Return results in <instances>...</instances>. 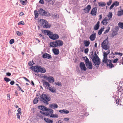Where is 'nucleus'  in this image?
Returning a JSON list of instances; mask_svg holds the SVG:
<instances>
[{
    "label": "nucleus",
    "mask_w": 123,
    "mask_h": 123,
    "mask_svg": "<svg viewBox=\"0 0 123 123\" xmlns=\"http://www.w3.org/2000/svg\"><path fill=\"white\" fill-rule=\"evenodd\" d=\"M94 56L93 54L92 53L90 57L92 59V61L95 65L97 67V65H99L100 63V59L96 52L94 53Z\"/></svg>",
    "instance_id": "obj_1"
},
{
    "label": "nucleus",
    "mask_w": 123,
    "mask_h": 123,
    "mask_svg": "<svg viewBox=\"0 0 123 123\" xmlns=\"http://www.w3.org/2000/svg\"><path fill=\"white\" fill-rule=\"evenodd\" d=\"M40 100L46 105L48 104V102L50 100L49 97L46 94H42L40 96Z\"/></svg>",
    "instance_id": "obj_2"
},
{
    "label": "nucleus",
    "mask_w": 123,
    "mask_h": 123,
    "mask_svg": "<svg viewBox=\"0 0 123 123\" xmlns=\"http://www.w3.org/2000/svg\"><path fill=\"white\" fill-rule=\"evenodd\" d=\"M63 44V43L62 41L57 40L55 42H51L50 43V46L51 47L55 48L58 46H62Z\"/></svg>",
    "instance_id": "obj_3"
},
{
    "label": "nucleus",
    "mask_w": 123,
    "mask_h": 123,
    "mask_svg": "<svg viewBox=\"0 0 123 123\" xmlns=\"http://www.w3.org/2000/svg\"><path fill=\"white\" fill-rule=\"evenodd\" d=\"M112 14L111 12H109L107 17H105L103 19L101 23L105 25H106L108 24L109 21L112 18Z\"/></svg>",
    "instance_id": "obj_4"
},
{
    "label": "nucleus",
    "mask_w": 123,
    "mask_h": 123,
    "mask_svg": "<svg viewBox=\"0 0 123 123\" xmlns=\"http://www.w3.org/2000/svg\"><path fill=\"white\" fill-rule=\"evenodd\" d=\"M110 53V51L108 50L106 52H105L104 53V57L103 59L102 60V62L105 63H111V61L110 60H108L107 59V55Z\"/></svg>",
    "instance_id": "obj_5"
},
{
    "label": "nucleus",
    "mask_w": 123,
    "mask_h": 123,
    "mask_svg": "<svg viewBox=\"0 0 123 123\" xmlns=\"http://www.w3.org/2000/svg\"><path fill=\"white\" fill-rule=\"evenodd\" d=\"M40 21L42 26L44 28H48L50 27V24H49L46 21L41 19H40Z\"/></svg>",
    "instance_id": "obj_6"
},
{
    "label": "nucleus",
    "mask_w": 123,
    "mask_h": 123,
    "mask_svg": "<svg viewBox=\"0 0 123 123\" xmlns=\"http://www.w3.org/2000/svg\"><path fill=\"white\" fill-rule=\"evenodd\" d=\"M109 42L107 39H106L102 42L101 44V47L105 50L108 49L110 48L109 45Z\"/></svg>",
    "instance_id": "obj_7"
},
{
    "label": "nucleus",
    "mask_w": 123,
    "mask_h": 123,
    "mask_svg": "<svg viewBox=\"0 0 123 123\" xmlns=\"http://www.w3.org/2000/svg\"><path fill=\"white\" fill-rule=\"evenodd\" d=\"M39 12L41 15H44L47 16H50V13L48 12H46L42 9H40L39 11Z\"/></svg>",
    "instance_id": "obj_8"
},
{
    "label": "nucleus",
    "mask_w": 123,
    "mask_h": 123,
    "mask_svg": "<svg viewBox=\"0 0 123 123\" xmlns=\"http://www.w3.org/2000/svg\"><path fill=\"white\" fill-rule=\"evenodd\" d=\"M49 37L51 39L54 40L57 39L59 38V36L57 34H53L51 32L49 36Z\"/></svg>",
    "instance_id": "obj_9"
},
{
    "label": "nucleus",
    "mask_w": 123,
    "mask_h": 123,
    "mask_svg": "<svg viewBox=\"0 0 123 123\" xmlns=\"http://www.w3.org/2000/svg\"><path fill=\"white\" fill-rule=\"evenodd\" d=\"M97 8L96 7L93 8L92 9L90 14L92 16L96 15L97 13Z\"/></svg>",
    "instance_id": "obj_10"
},
{
    "label": "nucleus",
    "mask_w": 123,
    "mask_h": 123,
    "mask_svg": "<svg viewBox=\"0 0 123 123\" xmlns=\"http://www.w3.org/2000/svg\"><path fill=\"white\" fill-rule=\"evenodd\" d=\"M39 66L37 65L36 66H32L30 68L33 71L35 72H38L39 71Z\"/></svg>",
    "instance_id": "obj_11"
},
{
    "label": "nucleus",
    "mask_w": 123,
    "mask_h": 123,
    "mask_svg": "<svg viewBox=\"0 0 123 123\" xmlns=\"http://www.w3.org/2000/svg\"><path fill=\"white\" fill-rule=\"evenodd\" d=\"M91 8V7L90 5H88L86 7L83 9L84 12L86 13H88Z\"/></svg>",
    "instance_id": "obj_12"
},
{
    "label": "nucleus",
    "mask_w": 123,
    "mask_h": 123,
    "mask_svg": "<svg viewBox=\"0 0 123 123\" xmlns=\"http://www.w3.org/2000/svg\"><path fill=\"white\" fill-rule=\"evenodd\" d=\"M80 67L82 70L86 71V69L85 65L83 62H81L80 63Z\"/></svg>",
    "instance_id": "obj_13"
},
{
    "label": "nucleus",
    "mask_w": 123,
    "mask_h": 123,
    "mask_svg": "<svg viewBox=\"0 0 123 123\" xmlns=\"http://www.w3.org/2000/svg\"><path fill=\"white\" fill-rule=\"evenodd\" d=\"M46 112L45 114V115L46 116H49L53 114V111L51 109H49L46 111Z\"/></svg>",
    "instance_id": "obj_14"
},
{
    "label": "nucleus",
    "mask_w": 123,
    "mask_h": 123,
    "mask_svg": "<svg viewBox=\"0 0 123 123\" xmlns=\"http://www.w3.org/2000/svg\"><path fill=\"white\" fill-rule=\"evenodd\" d=\"M43 57L44 58L48 59H50L52 57L50 55L47 53L44 54L43 55Z\"/></svg>",
    "instance_id": "obj_15"
},
{
    "label": "nucleus",
    "mask_w": 123,
    "mask_h": 123,
    "mask_svg": "<svg viewBox=\"0 0 123 123\" xmlns=\"http://www.w3.org/2000/svg\"><path fill=\"white\" fill-rule=\"evenodd\" d=\"M38 107L39 109L42 110L43 111H46L48 110L47 108L43 106H39Z\"/></svg>",
    "instance_id": "obj_16"
},
{
    "label": "nucleus",
    "mask_w": 123,
    "mask_h": 123,
    "mask_svg": "<svg viewBox=\"0 0 123 123\" xmlns=\"http://www.w3.org/2000/svg\"><path fill=\"white\" fill-rule=\"evenodd\" d=\"M52 51L55 55H58L59 53V51L58 49L54 48L52 49Z\"/></svg>",
    "instance_id": "obj_17"
},
{
    "label": "nucleus",
    "mask_w": 123,
    "mask_h": 123,
    "mask_svg": "<svg viewBox=\"0 0 123 123\" xmlns=\"http://www.w3.org/2000/svg\"><path fill=\"white\" fill-rule=\"evenodd\" d=\"M96 34L95 33L92 34L89 37V38L91 41H93L95 40L96 38Z\"/></svg>",
    "instance_id": "obj_18"
},
{
    "label": "nucleus",
    "mask_w": 123,
    "mask_h": 123,
    "mask_svg": "<svg viewBox=\"0 0 123 123\" xmlns=\"http://www.w3.org/2000/svg\"><path fill=\"white\" fill-rule=\"evenodd\" d=\"M47 80L50 83H53L54 82V79L52 76L48 77Z\"/></svg>",
    "instance_id": "obj_19"
},
{
    "label": "nucleus",
    "mask_w": 123,
    "mask_h": 123,
    "mask_svg": "<svg viewBox=\"0 0 123 123\" xmlns=\"http://www.w3.org/2000/svg\"><path fill=\"white\" fill-rule=\"evenodd\" d=\"M42 32L44 33L45 35H47L49 36L50 35L51 32L47 30H42Z\"/></svg>",
    "instance_id": "obj_20"
},
{
    "label": "nucleus",
    "mask_w": 123,
    "mask_h": 123,
    "mask_svg": "<svg viewBox=\"0 0 123 123\" xmlns=\"http://www.w3.org/2000/svg\"><path fill=\"white\" fill-rule=\"evenodd\" d=\"M99 21H98L97 22V24L94 27V29L95 30H96L98 29L99 27Z\"/></svg>",
    "instance_id": "obj_21"
},
{
    "label": "nucleus",
    "mask_w": 123,
    "mask_h": 123,
    "mask_svg": "<svg viewBox=\"0 0 123 123\" xmlns=\"http://www.w3.org/2000/svg\"><path fill=\"white\" fill-rule=\"evenodd\" d=\"M86 65L87 67L88 68L90 69H91L92 68V64L91 62H90L89 63L86 64Z\"/></svg>",
    "instance_id": "obj_22"
},
{
    "label": "nucleus",
    "mask_w": 123,
    "mask_h": 123,
    "mask_svg": "<svg viewBox=\"0 0 123 123\" xmlns=\"http://www.w3.org/2000/svg\"><path fill=\"white\" fill-rule=\"evenodd\" d=\"M49 107L53 109L56 108L58 107V105L57 104H53L49 105Z\"/></svg>",
    "instance_id": "obj_23"
},
{
    "label": "nucleus",
    "mask_w": 123,
    "mask_h": 123,
    "mask_svg": "<svg viewBox=\"0 0 123 123\" xmlns=\"http://www.w3.org/2000/svg\"><path fill=\"white\" fill-rule=\"evenodd\" d=\"M39 72H40L43 73H44L46 72V70L45 68H44L41 67L40 66H39Z\"/></svg>",
    "instance_id": "obj_24"
},
{
    "label": "nucleus",
    "mask_w": 123,
    "mask_h": 123,
    "mask_svg": "<svg viewBox=\"0 0 123 123\" xmlns=\"http://www.w3.org/2000/svg\"><path fill=\"white\" fill-rule=\"evenodd\" d=\"M43 84L44 86H46L48 89H49L50 86V84L49 82L47 81H44L43 82Z\"/></svg>",
    "instance_id": "obj_25"
},
{
    "label": "nucleus",
    "mask_w": 123,
    "mask_h": 123,
    "mask_svg": "<svg viewBox=\"0 0 123 123\" xmlns=\"http://www.w3.org/2000/svg\"><path fill=\"white\" fill-rule=\"evenodd\" d=\"M59 112L62 113L68 114L69 113L68 111L66 110H60Z\"/></svg>",
    "instance_id": "obj_26"
},
{
    "label": "nucleus",
    "mask_w": 123,
    "mask_h": 123,
    "mask_svg": "<svg viewBox=\"0 0 123 123\" xmlns=\"http://www.w3.org/2000/svg\"><path fill=\"white\" fill-rule=\"evenodd\" d=\"M49 91L52 92H55L56 89L54 87L51 88L50 87L49 88Z\"/></svg>",
    "instance_id": "obj_27"
},
{
    "label": "nucleus",
    "mask_w": 123,
    "mask_h": 123,
    "mask_svg": "<svg viewBox=\"0 0 123 123\" xmlns=\"http://www.w3.org/2000/svg\"><path fill=\"white\" fill-rule=\"evenodd\" d=\"M98 4L99 6H105L106 5V3L105 2H99Z\"/></svg>",
    "instance_id": "obj_28"
},
{
    "label": "nucleus",
    "mask_w": 123,
    "mask_h": 123,
    "mask_svg": "<svg viewBox=\"0 0 123 123\" xmlns=\"http://www.w3.org/2000/svg\"><path fill=\"white\" fill-rule=\"evenodd\" d=\"M84 44L86 47L89 46L90 44L89 41L85 40L84 41Z\"/></svg>",
    "instance_id": "obj_29"
},
{
    "label": "nucleus",
    "mask_w": 123,
    "mask_h": 123,
    "mask_svg": "<svg viewBox=\"0 0 123 123\" xmlns=\"http://www.w3.org/2000/svg\"><path fill=\"white\" fill-rule=\"evenodd\" d=\"M116 103L117 104V105H121V100L118 98L116 100Z\"/></svg>",
    "instance_id": "obj_30"
},
{
    "label": "nucleus",
    "mask_w": 123,
    "mask_h": 123,
    "mask_svg": "<svg viewBox=\"0 0 123 123\" xmlns=\"http://www.w3.org/2000/svg\"><path fill=\"white\" fill-rule=\"evenodd\" d=\"M34 14L35 15V18H37L39 14L37 11L35 10L34 11Z\"/></svg>",
    "instance_id": "obj_31"
},
{
    "label": "nucleus",
    "mask_w": 123,
    "mask_h": 123,
    "mask_svg": "<svg viewBox=\"0 0 123 123\" xmlns=\"http://www.w3.org/2000/svg\"><path fill=\"white\" fill-rule=\"evenodd\" d=\"M104 28H105L104 27H103V28H101L100 29V30L98 31V34L99 35H100L101 34L102 32L103 31Z\"/></svg>",
    "instance_id": "obj_32"
},
{
    "label": "nucleus",
    "mask_w": 123,
    "mask_h": 123,
    "mask_svg": "<svg viewBox=\"0 0 123 123\" xmlns=\"http://www.w3.org/2000/svg\"><path fill=\"white\" fill-rule=\"evenodd\" d=\"M38 98L37 97H36L33 101V103L34 104H37L38 102Z\"/></svg>",
    "instance_id": "obj_33"
},
{
    "label": "nucleus",
    "mask_w": 123,
    "mask_h": 123,
    "mask_svg": "<svg viewBox=\"0 0 123 123\" xmlns=\"http://www.w3.org/2000/svg\"><path fill=\"white\" fill-rule=\"evenodd\" d=\"M118 25L120 28L123 29V23L119 22L118 23Z\"/></svg>",
    "instance_id": "obj_34"
},
{
    "label": "nucleus",
    "mask_w": 123,
    "mask_h": 123,
    "mask_svg": "<svg viewBox=\"0 0 123 123\" xmlns=\"http://www.w3.org/2000/svg\"><path fill=\"white\" fill-rule=\"evenodd\" d=\"M50 117H52L58 118V116L57 114H52V115L50 116Z\"/></svg>",
    "instance_id": "obj_35"
},
{
    "label": "nucleus",
    "mask_w": 123,
    "mask_h": 123,
    "mask_svg": "<svg viewBox=\"0 0 123 123\" xmlns=\"http://www.w3.org/2000/svg\"><path fill=\"white\" fill-rule=\"evenodd\" d=\"M20 3L23 5H26V4L27 3V2L26 0L24 1L23 0H20Z\"/></svg>",
    "instance_id": "obj_36"
},
{
    "label": "nucleus",
    "mask_w": 123,
    "mask_h": 123,
    "mask_svg": "<svg viewBox=\"0 0 123 123\" xmlns=\"http://www.w3.org/2000/svg\"><path fill=\"white\" fill-rule=\"evenodd\" d=\"M123 14V10L122 11H118V12L117 15L119 16H120Z\"/></svg>",
    "instance_id": "obj_37"
},
{
    "label": "nucleus",
    "mask_w": 123,
    "mask_h": 123,
    "mask_svg": "<svg viewBox=\"0 0 123 123\" xmlns=\"http://www.w3.org/2000/svg\"><path fill=\"white\" fill-rule=\"evenodd\" d=\"M53 17L55 18H57L59 17V16L58 14L56 13L54 14L53 15Z\"/></svg>",
    "instance_id": "obj_38"
},
{
    "label": "nucleus",
    "mask_w": 123,
    "mask_h": 123,
    "mask_svg": "<svg viewBox=\"0 0 123 123\" xmlns=\"http://www.w3.org/2000/svg\"><path fill=\"white\" fill-rule=\"evenodd\" d=\"M107 65V66H109V67L110 68H111L112 67H114L113 64L111 63H107L106 64Z\"/></svg>",
    "instance_id": "obj_39"
},
{
    "label": "nucleus",
    "mask_w": 123,
    "mask_h": 123,
    "mask_svg": "<svg viewBox=\"0 0 123 123\" xmlns=\"http://www.w3.org/2000/svg\"><path fill=\"white\" fill-rule=\"evenodd\" d=\"M4 80L6 81V82H8L9 81H11V79L7 77H5L4 78Z\"/></svg>",
    "instance_id": "obj_40"
},
{
    "label": "nucleus",
    "mask_w": 123,
    "mask_h": 123,
    "mask_svg": "<svg viewBox=\"0 0 123 123\" xmlns=\"http://www.w3.org/2000/svg\"><path fill=\"white\" fill-rule=\"evenodd\" d=\"M55 84L56 85H57L58 86H61L62 85L61 82H59L58 81L57 82H55Z\"/></svg>",
    "instance_id": "obj_41"
},
{
    "label": "nucleus",
    "mask_w": 123,
    "mask_h": 123,
    "mask_svg": "<svg viewBox=\"0 0 123 123\" xmlns=\"http://www.w3.org/2000/svg\"><path fill=\"white\" fill-rule=\"evenodd\" d=\"M34 64V62L32 61L29 62L28 63V65L30 66H32Z\"/></svg>",
    "instance_id": "obj_42"
},
{
    "label": "nucleus",
    "mask_w": 123,
    "mask_h": 123,
    "mask_svg": "<svg viewBox=\"0 0 123 123\" xmlns=\"http://www.w3.org/2000/svg\"><path fill=\"white\" fill-rule=\"evenodd\" d=\"M16 33L17 34V35L18 36H21L22 35V33L18 31H16Z\"/></svg>",
    "instance_id": "obj_43"
},
{
    "label": "nucleus",
    "mask_w": 123,
    "mask_h": 123,
    "mask_svg": "<svg viewBox=\"0 0 123 123\" xmlns=\"http://www.w3.org/2000/svg\"><path fill=\"white\" fill-rule=\"evenodd\" d=\"M108 29L107 30H106L104 32V34H106L109 31L110 29V27H108Z\"/></svg>",
    "instance_id": "obj_44"
},
{
    "label": "nucleus",
    "mask_w": 123,
    "mask_h": 123,
    "mask_svg": "<svg viewBox=\"0 0 123 123\" xmlns=\"http://www.w3.org/2000/svg\"><path fill=\"white\" fill-rule=\"evenodd\" d=\"M113 3L114 4V5H115L116 6H117L119 5V2L117 1L114 2Z\"/></svg>",
    "instance_id": "obj_45"
},
{
    "label": "nucleus",
    "mask_w": 123,
    "mask_h": 123,
    "mask_svg": "<svg viewBox=\"0 0 123 123\" xmlns=\"http://www.w3.org/2000/svg\"><path fill=\"white\" fill-rule=\"evenodd\" d=\"M85 60L86 62V64H87L90 62L89 61V59L86 57V59Z\"/></svg>",
    "instance_id": "obj_46"
},
{
    "label": "nucleus",
    "mask_w": 123,
    "mask_h": 123,
    "mask_svg": "<svg viewBox=\"0 0 123 123\" xmlns=\"http://www.w3.org/2000/svg\"><path fill=\"white\" fill-rule=\"evenodd\" d=\"M115 54L116 55H118L121 56H122L123 55V54L122 53H118V52H115Z\"/></svg>",
    "instance_id": "obj_47"
},
{
    "label": "nucleus",
    "mask_w": 123,
    "mask_h": 123,
    "mask_svg": "<svg viewBox=\"0 0 123 123\" xmlns=\"http://www.w3.org/2000/svg\"><path fill=\"white\" fill-rule=\"evenodd\" d=\"M112 2V0H109V2H107V5L108 6H110Z\"/></svg>",
    "instance_id": "obj_48"
},
{
    "label": "nucleus",
    "mask_w": 123,
    "mask_h": 123,
    "mask_svg": "<svg viewBox=\"0 0 123 123\" xmlns=\"http://www.w3.org/2000/svg\"><path fill=\"white\" fill-rule=\"evenodd\" d=\"M47 122L48 123H52L53 122V120H51L50 119H49V120H47Z\"/></svg>",
    "instance_id": "obj_49"
},
{
    "label": "nucleus",
    "mask_w": 123,
    "mask_h": 123,
    "mask_svg": "<svg viewBox=\"0 0 123 123\" xmlns=\"http://www.w3.org/2000/svg\"><path fill=\"white\" fill-rule=\"evenodd\" d=\"M18 25H24L25 24V23L23 21H21L20 22H19V23H18Z\"/></svg>",
    "instance_id": "obj_50"
},
{
    "label": "nucleus",
    "mask_w": 123,
    "mask_h": 123,
    "mask_svg": "<svg viewBox=\"0 0 123 123\" xmlns=\"http://www.w3.org/2000/svg\"><path fill=\"white\" fill-rule=\"evenodd\" d=\"M14 42V40L13 39H12L10 41L9 43L10 44H12Z\"/></svg>",
    "instance_id": "obj_51"
},
{
    "label": "nucleus",
    "mask_w": 123,
    "mask_h": 123,
    "mask_svg": "<svg viewBox=\"0 0 123 123\" xmlns=\"http://www.w3.org/2000/svg\"><path fill=\"white\" fill-rule=\"evenodd\" d=\"M18 112L19 113L20 115H21L22 114L21 109L20 108H19L18 110Z\"/></svg>",
    "instance_id": "obj_52"
},
{
    "label": "nucleus",
    "mask_w": 123,
    "mask_h": 123,
    "mask_svg": "<svg viewBox=\"0 0 123 123\" xmlns=\"http://www.w3.org/2000/svg\"><path fill=\"white\" fill-rule=\"evenodd\" d=\"M88 51V48L84 50V52L86 54H87Z\"/></svg>",
    "instance_id": "obj_53"
},
{
    "label": "nucleus",
    "mask_w": 123,
    "mask_h": 123,
    "mask_svg": "<svg viewBox=\"0 0 123 123\" xmlns=\"http://www.w3.org/2000/svg\"><path fill=\"white\" fill-rule=\"evenodd\" d=\"M39 3L43 4H44V2L43 0H40L39 1Z\"/></svg>",
    "instance_id": "obj_54"
},
{
    "label": "nucleus",
    "mask_w": 123,
    "mask_h": 123,
    "mask_svg": "<svg viewBox=\"0 0 123 123\" xmlns=\"http://www.w3.org/2000/svg\"><path fill=\"white\" fill-rule=\"evenodd\" d=\"M118 60V58H116L113 60V62L114 63H116L117 62Z\"/></svg>",
    "instance_id": "obj_55"
},
{
    "label": "nucleus",
    "mask_w": 123,
    "mask_h": 123,
    "mask_svg": "<svg viewBox=\"0 0 123 123\" xmlns=\"http://www.w3.org/2000/svg\"><path fill=\"white\" fill-rule=\"evenodd\" d=\"M115 5H114V4L113 3L112 4L111 6L110 7V10L112 9L113 8V7Z\"/></svg>",
    "instance_id": "obj_56"
},
{
    "label": "nucleus",
    "mask_w": 123,
    "mask_h": 123,
    "mask_svg": "<svg viewBox=\"0 0 123 123\" xmlns=\"http://www.w3.org/2000/svg\"><path fill=\"white\" fill-rule=\"evenodd\" d=\"M69 120V118L68 117H66L64 118V120L66 121H68Z\"/></svg>",
    "instance_id": "obj_57"
},
{
    "label": "nucleus",
    "mask_w": 123,
    "mask_h": 123,
    "mask_svg": "<svg viewBox=\"0 0 123 123\" xmlns=\"http://www.w3.org/2000/svg\"><path fill=\"white\" fill-rule=\"evenodd\" d=\"M15 83V82L14 81L12 80L10 82V84L12 85H13Z\"/></svg>",
    "instance_id": "obj_58"
},
{
    "label": "nucleus",
    "mask_w": 123,
    "mask_h": 123,
    "mask_svg": "<svg viewBox=\"0 0 123 123\" xmlns=\"http://www.w3.org/2000/svg\"><path fill=\"white\" fill-rule=\"evenodd\" d=\"M23 78L24 79H25L26 81L28 82H30V81H29V80L28 79H27V78H26L25 77H23Z\"/></svg>",
    "instance_id": "obj_59"
},
{
    "label": "nucleus",
    "mask_w": 123,
    "mask_h": 123,
    "mask_svg": "<svg viewBox=\"0 0 123 123\" xmlns=\"http://www.w3.org/2000/svg\"><path fill=\"white\" fill-rule=\"evenodd\" d=\"M116 35L117 34L116 33H115V32H114L112 33L111 37H114V36Z\"/></svg>",
    "instance_id": "obj_60"
},
{
    "label": "nucleus",
    "mask_w": 123,
    "mask_h": 123,
    "mask_svg": "<svg viewBox=\"0 0 123 123\" xmlns=\"http://www.w3.org/2000/svg\"><path fill=\"white\" fill-rule=\"evenodd\" d=\"M19 113H17V116L18 118L19 119L20 118V117Z\"/></svg>",
    "instance_id": "obj_61"
},
{
    "label": "nucleus",
    "mask_w": 123,
    "mask_h": 123,
    "mask_svg": "<svg viewBox=\"0 0 123 123\" xmlns=\"http://www.w3.org/2000/svg\"><path fill=\"white\" fill-rule=\"evenodd\" d=\"M10 94H7V98H8V100H10Z\"/></svg>",
    "instance_id": "obj_62"
},
{
    "label": "nucleus",
    "mask_w": 123,
    "mask_h": 123,
    "mask_svg": "<svg viewBox=\"0 0 123 123\" xmlns=\"http://www.w3.org/2000/svg\"><path fill=\"white\" fill-rule=\"evenodd\" d=\"M6 74L8 76H11V74L10 73L8 72V73H6Z\"/></svg>",
    "instance_id": "obj_63"
},
{
    "label": "nucleus",
    "mask_w": 123,
    "mask_h": 123,
    "mask_svg": "<svg viewBox=\"0 0 123 123\" xmlns=\"http://www.w3.org/2000/svg\"><path fill=\"white\" fill-rule=\"evenodd\" d=\"M44 121L47 122V120H49V118H44Z\"/></svg>",
    "instance_id": "obj_64"
}]
</instances>
